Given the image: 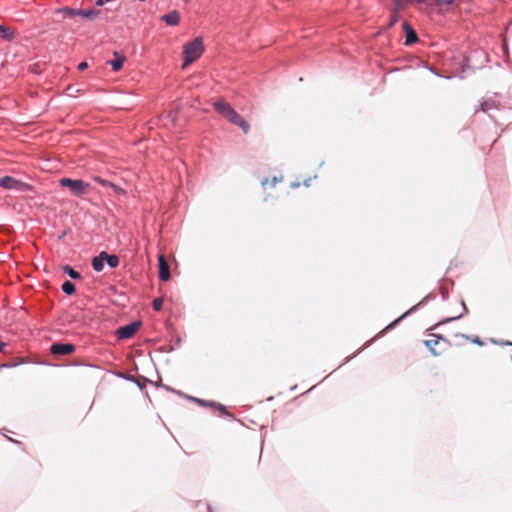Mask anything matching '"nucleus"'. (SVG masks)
<instances>
[{
  "label": "nucleus",
  "instance_id": "2f4dec72",
  "mask_svg": "<svg viewBox=\"0 0 512 512\" xmlns=\"http://www.w3.org/2000/svg\"><path fill=\"white\" fill-rule=\"evenodd\" d=\"M299 185H300V184H299L298 182H293V183L291 184V187H292V188H297V187H299Z\"/></svg>",
  "mask_w": 512,
  "mask_h": 512
},
{
  "label": "nucleus",
  "instance_id": "5701e85b",
  "mask_svg": "<svg viewBox=\"0 0 512 512\" xmlns=\"http://www.w3.org/2000/svg\"><path fill=\"white\" fill-rule=\"evenodd\" d=\"M399 11L400 10H396L394 8V11H393V13L391 15V21H390V24H389L390 27L393 26L398 21V19H399V14H398Z\"/></svg>",
  "mask_w": 512,
  "mask_h": 512
},
{
  "label": "nucleus",
  "instance_id": "f704fd0d",
  "mask_svg": "<svg viewBox=\"0 0 512 512\" xmlns=\"http://www.w3.org/2000/svg\"><path fill=\"white\" fill-rule=\"evenodd\" d=\"M310 181H311V179L306 180V181L304 182V185L308 187V186H309V182H310Z\"/></svg>",
  "mask_w": 512,
  "mask_h": 512
},
{
  "label": "nucleus",
  "instance_id": "ddd939ff",
  "mask_svg": "<svg viewBox=\"0 0 512 512\" xmlns=\"http://www.w3.org/2000/svg\"><path fill=\"white\" fill-rule=\"evenodd\" d=\"M124 61L125 57L119 55L118 52H114V59L109 60L107 64H109L112 67L113 71L117 72L122 69Z\"/></svg>",
  "mask_w": 512,
  "mask_h": 512
},
{
  "label": "nucleus",
  "instance_id": "0eeeda50",
  "mask_svg": "<svg viewBox=\"0 0 512 512\" xmlns=\"http://www.w3.org/2000/svg\"><path fill=\"white\" fill-rule=\"evenodd\" d=\"M64 13L68 17H71V18L75 17V16H80V17L85 18V19H93V18L97 17L100 14V11L97 10V9L82 10V9L66 8L64 10Z\"/></svg>",
  "mask_w": 512,
  "mask_h": 512
},
{
  "label": "nucleus",
  "instance_id": "f3484780",
  "mask_svg": "<svg viewBox=\"0 0 512 512\" xmlns=\"http://www.w3.org/2000/svg\"><path fill=\"white\" fill-rule=\"evenodd\" d=\"M75 290V285L71 281L67 280L62 284V291L67 295H72L75 292Z\"/></svg>",
  "mask_w": 512,
  "mask_h": 512
},
{
  "label": "nucleus",
  "instance_id": "a878e982",
  "mask_svg": "<svg viewBox=\"0 0 512 512\" xmlns=\"http://www.w3.org/2000/svg\"><path fill=\"white\" fill-rule=\"evenodd\" d=\"M481 108L483 111H487L490 108V104L488 101H485L481 104Z\"/></svg>",
  "mask_w": 512,
  "mask_h": 512
},
{
  "label": "nucleus",
  "instance_id": "1a4fd4ad",
  "mask_svg": "<svg viewBox=\"0 0 512 512\" xmlns=\"http://www.w3.org/2000/svg\"><path fill=\"white\" fill-rule=\"evenodd\" d=\"M50 351L54 355H69L75 351V346L71 343L56 342L51 345Z\"/></svg>",
  "mask_w": 512,
  "mask_h": 512
},
{
  "label": "nucleus",
  "instance_id": "aec40b11",
  "mask_svg": "<svg viewBox=\"0 0 512 512\" xmlns=\"http://www.w3.org/2000/svg\"><path fill=\"white\" fill-rule=\"evenodd\" d=\"M0 32L2 34V37L7 40L12 39V37H13V33L9 30V28H7L5 26H0Z\"/></svg>",
  "mask_w": 512,
  "mask_h": 512
},
{
  "label": "nucleus",
  "instance_id": "9b49d317",
  "mask_svg": "<svg viewBox=\"0 0 512 512\" xmlns=\"http://www.w3.org/2000/svg\"><path fill=\"white\" fill-rule=\"evenodd\" d=\"M191 399L193 401H195L196 403H198L200 406H208V407H211V408H216L222 414L229 415L228 412L226 411V407L224 405H222V404L215 403V402H212V401H206V400L199 399V398H191Z\"/></svg>",
  "mask_w": 512,
  "mask_h": 512
},
{
  "label": "nucleus",
  "instance_id": "423d86ee",
  "mask_svg": "<svg viewBox=\"0 0 512 512\" xmlns=\"http://www.w3.org/2000/svg\"><path fill=\"white\" fill-rule=\"evenodd\" d=\"M0 187L9 190L25 191L29 186L11 176L0 178Z\"/></svg>",
  "mask_w": 512,
  "mask_h": 512
},
{
  "label": "nucleus",
  "instance_id": "2eb2a0df",
  "mask_svg": "<svg viewBox=\"0 0 512 512\" xmlns=\"http://www.w3.org/2000/svg\"><path fill=\"white\" fill-rule=\"evenodd\" d=\"M105 260L102 256V252L92 259V267L96 272H101L104 268Z\"/></svg>",
  "mask_w": 512,
  "mask_h": 512
},
{
  "label": "nucleus",
  "instance_id": "7ed1b4c3",
  "mask_svg": "<svg viewBox=\"0 0 512 512\" xmlns=\"http://www.w3.org/2000/svg\"><path fill=\"white\" fill-rule=\"evenodd\" d=\"M204 51V45L202 38L197 37L193 41L187 43L184 46V63L183 66L186 67L187 65L194 62L196 59H198L201 54Z\"/></svg>",
  "mask_w": 512,
  "mask_h": 512
},
{
  "label": "nucleus",
  "instance_id": "f257e3e1",
  "mask_svg": "<svg viewBox=\"0 0 512 512\" xmlns=\"http://www.w3.org/2000/svg\"><path fill=\"white\" fill-rule=\"evenodd\" d=\"M214 109L230 123L238 126L244 133H248L250 125L225 100L219 99L213 103Z\"/></svg>",
  "mask_w": 512,
  "mask_h": 512
},
{
  "label": "nucleus",
  "instance_id": "c85d7f7f",
  "mask_svg": "<svg viewBox=\"0 0 512 512\" xmlns=\"http://www.w3.org/2000/svg\"><path fill=\"white\" fill-rule=\"evenodd\" d=\"M96 181H98L101 185H106L107 184V181L102 180L100 178H96Z\"/></svg>",
  "mask_w": 512,
  "mask_h": 512
},
{
  "label": "nucleus",
  "instance_id": "412c9836",
  "mask_svg": "<svg viewBox=\"0 0 512 512\" xmlns=\"http://www.w3.org/2000/svg\"><path fill=\"white\" fill-rule=\"evenodd\" d=\"M396 10H402L409 0H392Z\"/></svg>",
  "mask_w": 512,
  "mask_h": 512
},
{
  "label": "nucleus",
  "instance_id": "58836bf2",
  "mask_svg": "<svg viewBox=\"0 0 512 512\" xmlns=\"http://www.w3.org/2000/svg\"><path fill=\"white\" fill-rule=\"evenodd\" d=\"M508 345H512V343H508Z\"/></svg>",
  "mask_w": 512,
  "mask_h": 512
},
{
  "label": "nucleus",
  "instance_id": "20e7f679",
  "mask_svg": "<svg viewBox=\"0 0 512 512\" xmlns=\"http://www.w3.org/2000/svg\"><path fill=\"white\" fill-rule=\"evenodd\" d=\"M62 187L70 189L71 193L76 197H81L89 191L90 184L80 179L61 178L59 181Z\"/></svg>",
  "mask_w": 512,
  "mask_h": 512
},
{
  "label": "nucleus",
  "instance_id": "e433bc0d",
  "mask_svg": "<svg viewBox=\"0 0 512 512\" xmlns=\"http://www.w3.org/2000/svg\"><path fill=\"white\" fill-rule=\"evenodd\" d=\"M372 341H373V340H370L369 342H367V343H366V345H365V347H368Z\"/></svg>",
  "mask_w": 512,
  "mask_h": 512
},
{
  "label": "nucleus",
  "instance_id": "473e14b6",
  "mask_svg": "<svg viewBox=\"0 0 512 512\" xmlns=\"http://www.w3.org/2000/svg\"><path fill=\"white\" fill-rule=\"evenodd\" d=\"M462 307H463L464 312L467 313L468 309L463 301H462Z\"/></svg>",
  "mask_w": 512,
  "mask_h": 512
},
{
  "label": "nucleus",
  "instance_id": "c9c22d12",
  "mask_svg": "<svg viewBox=\"0 0 512 512\" xmlns=\"http://www.w3.org/2000/svg\"><path fill=\"white\" fill-rule=\"evenodd\" d=\"M503 49H504V52L507 53V45H506V43H504Z\"/></svg>",
  "mask_w": 512,
  "mask_h": 512
},
{
  "label": "nucleus",
  "instance_id": "c756f323",
  "mask_svg": "<svg viewBox=\"0 0 512 512\" xmlns=\"http://www.w3.org/2000/svg\"><path fill=\"white\" fill-rule=\"evenodd\" d=\"M474 343L478 344V345H482V341L477 337L473 340Z\"/></svg>",
  "mask_w": 512,
  "mask_h": 512
},
{
  "label": "nucleus",
  "instance_id": "72a5a7b5",
  "mask_svg": "<svg viewBox=\"0 0 512 512\" xmlns=\"http://www.w3.org/2000/svg\"><path fill=\"white\" fill-rule=\"evenodd\" d=\"M461 316H462V315H459V316H456V317L449 318L447 321H452V320L459 319Z\"/></svg>",
  "mask_w": 512,
  "mask_h": 512
},
{
  "label": "nucleus",
  "instance_id": "cd10ccee",
  "mask_svg": "<svg viewBox=\"0 0 512 512\" xmlns=\"http://www.w3.org/2000/svg\"><path fill=\"white\" fill-rule=\"evenodd\" d=\"M105 2H107V1L106 0H97L96 1V5L97 6H103Z\"/></svg>",
  "mask_w": 512,
  "mask_h": 512
},
{
  "label": "nucleus",
  "instance_id": "4c0bfd02",
  "mask_svg": "<svg viewBox=\"0 0 512 512\" xmlns=\"http://www.w3.org/2000/svg\"><path fill=\"white\" fill-rule=\"evenodd\" d=\"M446 297H447L446 292H443V298L446 299Z\"/></svg>",
  "mask_w": 512,
  "mask_h": 512
},
{
  "label": "nucleus",
  "instance_id": "dca6fc26",
  "mask_svg": "<svg viewBox=\"0 0 512 512\" xmlns=\"http://www.w3.org/2000/svg\"><path fill=\"white\" fill-rule=\"evenodd\" d=\"M405 29H406L405 43L407 45H411V44L415 43L418 40L416 32L412 28H410L407 24H405Z\"/></svg>",
  "mask_w": 512,
  "mask_h": 512
},
{
  "label": "nucleus",
  "instance_id": "6e6552de",
  "mask_svg": "<svg viewBox=\"0 0 512 512\" xmlns=\"http://www.w3.org/2000/svg\"><path fill=\"white\" fill-rule=\"evenodd\" d=\"M140 327V322H132L128 325L118 328L116 334L119 339H129L134 336Z\"/></svg>",
  "mask_w": 512,
  "mask_h": 512
},
{
  "label": "nucleus",
  "instance_id": "7c9ffc66",
  "mask_svg": "<svg viewBox=\"0 0 512 512\" xmlns=\"http://www.w3.org/2000/svg\"><path fill=\"white\" fill-rule=\"evenodd\" d=\"M268 182H269L268 179H264V180H262L261 184L265 188V186L268 184Z\"/></svg>",
  "mask_w": 512,
  "mask_h": 512
},
{
  "label": "nucleus",
  "instance_id": "9d476101",
  "mask_svg": "<svg viewBox=\"0 0 512 512\" xmlns=\"http://www.w3.org/2000/svg\"><path fill=\"white\" fill-rule=\"evenodd\" d=\"M158 267H159V278L162 281H168L170 279V267L168 261L164 255L158 256Z\"/></svg>",
  "mask_w": 512,
  "mask_h": 512
},
{
  "label": "nucleus",
  "instance_id": "4be33fe9",
  "mask_svg": "<svg viewBox=\"0 0 512 512\" xmlns=\"http://www.w3.org/2000/svg\"><path fill=\"white\" fill-rule=\"evenodd\" d=\"M162 306H163V300L161 298L154 299V301H153V309L155 311H160L162 309Z\"/></svg>",
  "mask_w": 512,
  "mask_h": 512
},
{
  "label": "nucleus",
  "instance_id": "393cba45",
  "mask_svg": "<svg viewBox=\"0 0 512 512\" xmlns=\"http://www.w3.org/2000/svg\"><path fill=\"white\" fill-rule=\"evenodd\" d=\"M87 67H88V64L86 62H81L78 65V70L83 71V70L87 69Z\"/></svg>",
  "mask_w": 512,
  "mask_h": 512
},
{
  "label": "nucleus",
  "instance_id": "39448f33",
  "mask_svg": "<svg viewBox=\"0 0 512 512\" xmlns=\"http://www.w3.org/2000/svg\"><path fill=\"white\" fill-rule=\"evenodd\" d=\"M434 298L433 294H428L426 297H424L418 304L414 305L412 308H410L407 312H405L402 316L391 322L388 326H386L376 337L383 336L387 331L393 329L402 319H404L407 315L415 312L420 306L424 305L428 302V300Z\"/></svg>",
  "mask_w": 512,
  "mask_h": 512
},
{
  "label": "nucleus",
  "instance_id": "6ab92c4d",
  "mask_svg": "<svg viewBox=\"0 0 512 512\" xmlns=\"http://www.w3.org/2000/svg\"><path fill=\"white\" fill-rule=\"evenodd\" d=\"M64 272L72 279H80L81 275L78 271L74 270L71 266H64Z\"/></svg>",
  "mask_w": 512,
  "mask_h": 512
},
{
  "label": "nucleus",
  "instance_id": "b1692460",
  "mask_svg": "<svg viewBox=\"0 0 512 512\" xmlns=\"http://www.w3.org/2000/svg\"><path fill=\"white\" fill-rule=\"evenodd\" d=\"M283 180V177H273L271 180V186L274 187L278 182H281Z\"/></svg>",
  "mask_w": 512,
  "mask_h": 512
},
{
  "label": "nucleus",
  "instance_id": "4468645a",
  "mask_svg": "<svg viewBox=\"0 0 512 512\" xmlns=\"http://www.w3.org/2000/svg\"><path fill=\"white\" fill-rule=\"evenodd\" d=\"M102 256L104 257L105 263L110 268H116L119 265V258L116 255L108 254L105 251H102Z\"/></svg>",
  "mask_w": 512,
  "mask_h": 512
},
{
  "label": "nucleus",
  "instance_id": "bb28decb",
  "mask_svg": "<svg viewBox=\"0 0 512 512\" xmlns=\"http://www.w3.org/2000/svg\"><path fill=\"white\" fill-rule=\"evenodd\" d=\"M6 346L7 344L0 341V352L5 353L6 352Z\"/></svg>",
  "mask_w": 512,
  "mask_h": 512
},
{
  "label": "nucleus",
  "instance_id": "f03ea898",
  "mask_svg": "<svg viewBox=\"0 0 512 512\" xmlns=\"http://www.w3.org/2000/svg\"><path fill=\"white\" fill-rule=\"evenodd\" d=\"M214 109L230 123L238 126L244 133H248L250 125L225 100L219 99L213 103Z\"/></svg>",
  "mask_w": 512,
  "mask_h": 512
},
{
  "label": "nucleus",
  "instance_id": "a211bd4d",
  "mask_svg": "<svg viewBox=\"0 0 512 512\" xmlns=\"http://www.w3.org/2000/svg\"><path fill=\"white\" fill-rule=\"evenodd\" d=\"M424 343L433 355H439V352L435 350V346L439 343V339H429L426 340Z\"/></svg>",
  "mask_w": 512,
  "mask_h": 512
},
{
  "label": "nucleus",
  "instance_id": "f8f14e48",
  "mask_svg": "<svg viewBox=\"0 0 512 512\" xmlns=\"http://www.w3.org/2000/svg\"><path fill=\"white\" fill-rule=\"evenodd\" d=\"M162 20L169 26H175L180 21V14L174 10L162 16Z\"/></svg>",
  "mask_w": 512,
  "mask_h": 512
}]
</instances>
